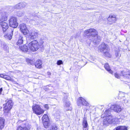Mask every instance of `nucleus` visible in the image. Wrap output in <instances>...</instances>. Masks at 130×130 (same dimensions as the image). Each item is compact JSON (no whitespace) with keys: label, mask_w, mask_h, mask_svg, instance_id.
Returning a JSON list of instances; mask_svg holds the SVG:
<instances>
[{"label":"nucleus","mask_w":130,"mask_h":130,"mask_svg":"<svg viewBox=\"0 0 130 130\" xmlns=\"http://www.w3.org/2000/svg\"><path fill=\"white\" fill-rule=\"evenodd\" d=\"M28 45L29 49L33 52L37 51L40 47L38 42L36 40L30 42Z\"/></svg>","instance_id":"nucleus-1"},{"label":"nucleus","mask_w":130,"mask_h":130,"mask_svg":"<svg viewBox=\"0 0 130 130\" xmlns=\"http://www.w3.org/2000/svg\"><path fill=\"white\" fill-rule=\"evenodd\" d=\"M6 103L4 105V111L5 113H9L12 108L13 103L11 100L7 99L6 100Z\"/></svg>","instance_id":"nucleus-2"},{"label":"nucleus","mask_w":130,"mask_h":130,"mask_svg":"<svg viewBox=\"0 0 130 130\" xmlns=\"http://www.w3.org/2000/svg\"><path fill=\"white\" fill-rule=\"evenodd\" d=\"M64 96L63 99L64 103V107L65 109L66 110H69L72 109V108L70 106V103L69 101L67 99V97L68 96V93H64Z\"/></svg>","instance_id":"nucleus-3"},{"label":"nucleus","mask_w":130,"mask_h":130,"mask_svg":"<svg viewBox=\"0 0 130 130\" xmlns=\"http://www.w3.org/2000/svg\"><path fill=\"white\" fill-rule=\"evenodd\" d=\"M85 34L87 36H89V37L90 36L93 37H96L98 35V32L94 29L90 28L85 30L84 31Z\"/></svg>","instance_id":"nucleus-4"},{"label":"nucleus","mask_w":130,"mask_h":130,"mask_svg":"<svg viewBox=\"0 0 130 130\" xmlns=\"http://www.w3.org/2000/svg\"><path fill=\"white\" fill-rule=\"evenodd\" d=\"M32 109L33 112L37 115H40L43 113L44 110L41 109L39 105H36L33 106Z\"/></svg>","instance_id":"nucleus-5"},{"label":"nucleus","mask_w":130,"mask_h":130,"mask_svg":"<svg viewBox=\"0 0 130 130\" xmlns=\"http://www.w3.org/2000/svg\"><path fill=\"white\" fill-rule=\"evenodd\" d=\"M113 122L112 116L108 114L105 115V117L104 118L103 120V124L104 125H107L109 124H111Z\"/></svg>","instance_id":"nucleus-6"},{"label":"nucleus","mask_w":130,"mask_h":130,"mask_svg":"<svg viewBox=\"0 0 130 130\" xmlns=\"http://www.w3.org/2000/svg\"><path fill=\"white\" fill-rule=\"evenodd\" d=\"M17 18L14 16H11L9 20V25L10 27L13 28H16L18 25L17 21Z\"/></svg>","instance_id":"nucleus-7"},{"label":"nucleus","mask_w":130,"mask_h":130,"mask_svg":"<svg viewBox=\"0 0 130 130\" xmlns=\"http://www.w3.org/2000/svg\"><path fill=\"white\" fill-rule=\"evenodd\" d=\"M77 104L78 106H80L82 105L87 106H89V103L82 97H80L78 99Z\"/></svg>","instance_id":"nucleus-8"},{"label":"nucleus","mask_w":130,"mask_h":130,"mask_svg":"<svg viewBox=\"0 0 130 130\" xmlns=\"http://www.w3.org/2000/svg\"><path fill=\"white\" fill-rule=\"evenodd\" d=\"M38 34V31L36 30H34L30 31L29 32L28 35V37L29 39H33L37 37Z\"/></svg>","instance_id":"nucleus-9"},{"label":"nucleus","mask_w":130,"mask_h":130,"mask_svg":"<svg viewBox=\"0 0 130 130\" xmlns=\"http://www.w3.org/2000/svg\"><path fill=\"white\" fill-rule=\"evenodd\" d=\"M19 26L21 31L24 35H26L28 33L29 30L27 29L26 25L24 23L21 24Z\"/></svg>","instance_id":"nucleus-10"},{"label":"nucleus","mask_w":130,"mask_h":130,"mask_svg":"<svg viewBox=\"0 0 130 130\" xmlns=\"http://www.w3.org/2000/svg\"><path fill=\"white\" fill-rule=\"evenodd\" d=\"M117 19L116 16L114 14H110L107 18L108 23L110 24L115 23Z\"/></svg>","instance_id":"nucleus-11"},{"label":"nucleus","mask_w":130,"mask_h":130,"mask_svg":"<svg viewBox=\"0 0 130 130\" xmlns=\"http://www.w3.org/2000/svg\"><path fill=\"white\" fill-rule=\"evenodd\" d=\"M110 108L115 112L118 113L120 112L121 110L120 106L118 105H112L110 107Z\"/></svg>","instance_id":"nucleus-12"},{"label":"nucleus","mask_w":130,"mask_h":130,"mask_svg":"<svg viewBox=\"0 0 130 130\" xmlns=\"http://www.w3.org/2000/svg\"><path fill=\"white\" fill-rule=\"evenodd\" d=\"M99 50L100 52L103 53L108 51V45L104 43H102L99 46Z\"/></svg>","instance_id":"nucleus-13"},{"label":"nucleus","mask_w":130,"mask_h":130,"mask_svg":"<svg viewBox=\"0 0 130 130\" xmlns=\"http://www.w3.org/2000/svg\"><path fill=\"white\" fill-rule=\"evenodd\" d=\"M30 127V125L27 123L23 125L22 126H18L17 130H29Z\"/></svg>","instance_id":"nucleus-14"},{"label":"nucleus","mask_w":130,"mask_h":130,"mask_svg":"<svg viewBox=\"0 0 130 130\" xmlns=\"http://www.w3.org/2000/svg\"><path fill=\"white\" fill-rule=\"evenodd\" d=\"M121 74L124 77L130 78V71L129 70H124L121 71Z\"/></svg>","instance_id":"nucleus-15"},{"label":"nucleus","mask_w":130,"mask_h":130,"mask_svg":"<svg viewBox=\"0 0 130 130\" xmlns=\"http://www.w3.org/2000/svg\"><path fill=\"white\" fill-rule=\"evenodd\" d=\"M1 22H2L0 25L2 28L3 32H4L8 29L9 26L7 23L4 22V21Z\"/></svg>","instance_id":"nucleus-16"},{"label":"nucleus","mask_w":130,"mask_h":130,"mask_svg":"<svg viewBox=\"0 0 130 130\" xmlns=\"http://www.w3.org/2000/svg\"><path fill=\"white\" fill-rule=\"evenodd\" d=\"M82 125L84 130H88V125L86 118L85 117L84 118L83 120Z\"/></svg>","instance_id":"nucleus-17"},{"label":"nucleus","mask_w":130,"mask_h":130,"mask_svg":"<svg viewBox=\"0 0 130 130\" xmlns=\"http://www.w3.org/2000/svg\"><path fill=\"white\" fill-rule=\"evenodd\" d=\"M13 29H9L8 31V32L7 34V38L9 40H10L12 38V37L13 35Z\"/></svg>","instance_id":"nucleus-18"},{"label":"nucleus","mask_w":130,"mask_h":130,"mask_svg":"<svg viewBox=\"0 0 130 130\" xmlns=\"http://www.w3.org/2000/svg\"><path fill=\"white\" fill-rule=\"evenodd\" d=\"M93 42L95 43H97L101 41V38L100 36L97 35L96 36V37H93Z\"/></svg>","instance_id":"nucleus-19"},{"label":"nucleus","mask_w":130,"mask_h":130,"mask_svg":"<svg viewBox=\"0 0 130 130\" xmlns=\"http://www.w3.org/2000/svg\"><path fill=\"white\" fill-rule=\"evenodd\" d=\"M8 13L7 12H4L3 13L2 16V21H6L7 19V17L8 16Z\"/></svg>","instance_id":"nucleus-20"},{"label":"nucleus","mask_w":130,"mask_h":130,"mask_svg":"<svg viewBox=\"0 0 130 130\" xmlns=\"http://www.w3.org/2000/svg\"><path fill=\"white\" fill-rule=\"evenodd\" d=\"M20 49L23 52H27L29 49L28 46H27L26 45H24L23 46H20Z\"/></svg>","instance_id":"nucleus-21"},{"label":"nucleus","mask_w":130,"mask_h":130,"mask_svg":"<svg viewBox=\"0 0 130 130\" xmlns=\"http://www.w3.org/2000/svg\"><path fill=\"white\" fill-rule=\"evenodd\" d=\"M42 63L41 60H38L36 61L35 66L36 67L38 68H40L42 67Z\"/></svg>","instance_id":"nucleus-22"},{"label":"nucleus","mask_w":130,"mask_h":130,"mask_svg":"<svg viewBox=\"0 0 130 130\" xmlns=\"http://www.w3.org/2000/svg\"><path fill=\"white\" fill-rule=\"evenodd\" d=\"M5 119L3 118H0V129H2L4 127Z\"/></svg>","instance_id":"nucleus-23"},{"label":"nucleus","mask_w":130,"mask_h":130,"mask_svg":"<svg viewBox=\"0 0 130 130\" xmlns=\"http://www.w3.org/2000/svg\"><path fill=\"white\" fill-rule=\"evenodd\" d=\"M104 67L105 69L108 71L110 73L112 74L113 73L112 71L110 69L109 66L108 64L107 63H106L104 65Z\"/></svg>","instance_id":"nucleus-24"},{"label":"nucleus","mask_w":130,"mask_h":130,"mask_svg":"<svg viewBox=\"0 0 130 130\" xmlns=\"http://www.w3.org/2000/svg\"><path fill=\"white\" fill-rule=\"evenodd\" d=\"M54 116L57 119L59 118L60 114V111L58 109H56L54 111Z\"/></svg>","instance_id":"nucleus-25"},{"label":"nucleus","mask_w":130,"mask_h":130,"mask_svg":"<svg viewBox=\"0 0 130 130\" xmlns=\"http://www.w3.org/2000/svg\"><path fill=\"white\" fill-rule=\"evenodd\" d=\"M127 128L125 126H119L117 127L116 129V130H127Z\"/></svg>","instance_id":"nucleus-26"},{"label":"nucleus","mask_w":130,"mask_h":130,"mask_svg":"<svg viewBox=\"0 0 130 130\" xmlns=\"http://www.w3.org/2000/svg\"><path fill=\"white\" fill-rule=\"evenodd\" d=\"M23 38L22 36H20V37L17 43V45H19L23 43V40L22 39Z\"/></svg>","instance_id":"nucleus-27"},{"label":"nucleus","mask_w":130,"mask_h":130,"mask_svg":"<svg viewBox=\"0 0 130 130\" xmlns=\"http://www.w3.org/2000/svg\"><path fill=\"white\" fill-rule=\"evenodd\" d=\"M42 120H43L44 121H49V119L48 116L46 114H44L42 117Z\"/></svg>","instance_id":"nucleus-28"},{"label":"nucleus","mask_w":130,"mask_h":130,"mask_svg":"<svg viewBox=\"0 0 130 130\" xmlns=\"http://www.w3.org/2000/svg\"><path fill=\"white\" fill-rule=\"evenodd\" d=\"M103 112L104 113V115L103 114L101 116L102 117H104L105 116V115H106V114L110 113V109H107L105 110Z\"/></svg>","instance_id":"nucleus-29"},{"label":"nucleus","mask_w":130,"mask_h":130,"mask_svg":"<svg viewBox=\"0 0 130 130\" xmlns=\"http://www.w3.org/2000/svg\"><path fill=\"white\" fill-rule=\"evenodd\" d=\"M43 124L45 128H47L48 127V124L49 123V121H44L43 120H42Z\"/></svg>","instance_id":"nucleus-30"},{"label":"nucleus","mask_w":130,"mask_h":130,"mask_svg":"<svg viewBox=\"0 0 130 130\" xmlns=\"http://www.w3.org/2000/svg\"><path fill=\"white\" fill-rule=\"evenodd\" d=\"M1 45L2 46L3 45V48L5 51H7V50L8 49V47L7 45L6 44L4 43H1Z\"/></svg>","instance_id":"nucleus-31"},{"label":"nucleus","mask_w":130,"mask_h":130,"mask_svg":"<svg viewBox=\"0 0 130 130\" xmlns=\"http://www.w3.org/2000/svg\"><path fill=\"white\" fill-rule=\"evenodd\" d=\"M24 14V12L23 11H19L17 12L16 15L17 16L20 17L23 15Z\"/></svg>","instance_id":"nucleus-32"},{"label":"nucleus","mask_w":130,"mask_h":130,"mask_svg":"<svg viewBox=\"0 0 130 130\" xmlns=\"http://www.w3.org/2000/svg\"><path fill=\"white\" fill-rule=\"evenodd\" d=\"M4 78L7 80H9L12 82L13 81V79L11 78V77L9 76H7L6 75L5 76Z\"/></svg>","instance_id":"nucleus-33"},{"label":"nucleus","mask_w":130,"mask_h":130,"mask_svg":"<svg viewBox=\"0 0 130 130\" xmlns=\"http://www.w3.org/2000/svg\"><path fill=\"white\" fill-rule=\"evenodd\" d=\"M104 55L105 56H106L107 57H111V55L108 52V51H106V52L105 51L104 52Z\"/></svg>","instance_id":"nucleus-34"},{"label":"nucleus","mask_w":130,"mask_h":130,"mask_svg":"<svg viewBox=\"0 0 130 130\" xmlns=\"http://www.w3.org/2000/svg\"><path fill=\"white\" fill-rule=\"evenodd\" d=\"M57 126L55 125L52 126L50 128V130H57Z\"/></svg>","instance_id":"nucleus-35"},{"label":"nucleus","mask_w":130,"mask_h":130,"mask_svg":"<svg viewBox=\"0 0 130 130\" xmlns=\"http://www.w3.org/2000/svg\"><path fill=\"white\" fill-rule=\"evenodd\" d=\"M44 41L43 40H41L40 41V47H42V50H43L44 49V47L43 46V43Z\"/></svg>","instance_id":"nucleus-36"},{"label":"nucleus","mask_w":130,"mask_h":130,"mask_svg":"<svg viewBox=\"0 0 130 130\" xmlns=\"http://www.w3.org/2000/svg\"><path fill=\"white\" fill-rule=\"evenodd\" d=\"M23 4H24L23 3H19L18 4H17L15 5L14 7V8L19 9L20 8V5H23Z\"/></svg>","instance_id":"nucleus-37"},{"label":"nucleus","mask_w":130,"mask_h":130,"mask_svg":"<svg viewBox=\"0 0 130 130\" xmlns=\"http://www.w3.org/2000/svg\"><path fill=\"white\" fill-rule=\"evenodd\" d=\"M113 122H112V123H118L119 122V120L118 119H117L116 118H115L114 119H113Z\"/></svg>","instance_id":"nucleus-38"},{"label":"nucleus","mask_w":130,"mask_h":130,"mask_svg":"<svg viewBox=\"0 0 130 130\" xmlns=\"http://www.w3.org/2000/svg\"><path fill=\"white\" fill-rule=\"evenodd\" d=\"M115 54L117 57H119L121 56L120 51H117L116 52Z\"/></svg>","instance_id":"nucleus-39"},{"label":"nucleus","mask_w":130,"mask_h":130,"mask_svg":"<svg viewBox=\"0 0 130 130\" xmlns=\"http://www.w3.org/2000/svg\"><path fill=\"white\" fill-rule=\"evenodd\" d=\"M122 103H123L126 104L128 103V101L126 99H123V101H122Z\"/></svg>","instance_id":"nucleus-40"},{"label":"nucleus","mask_w":130,"mask_h":130,"mask_svg":"<svg viewBox=\"0 0 130 130\" xmlns=\"http://www.w3.org/2000/svg\"><path fill=\"white\" fill-rule=\"evenodd\" d=\"M63 62L61 60H58L57 61V64L58 65H60Z\"/></svg>","instance_id":"nucleus-41"},{"label":"nucleus","mask_w":130,"mask_h":130,"mask_svg":"<svg viewBox=\"0 0 130 130\" xmlns=\"http://www.w3.org/2000/svg\"><path fill=\"white\" fill-rule=\"evenodd\" d=\"M43 107L46 110H48L49 109V107L48 104H45L44 105Z\"/></svg>","instance_id":"nucleus-42"},{"label":"nucleus","mask_w":130,"mask_h":130,"mask_svg":"<svg viewBox=\"0 0 130 130\" xmlns=\"http://www.w3.org/2000/svg\"><path fill=\"white\" fill-rule=\"evenodd\" d=\"M115 76L116 78H120V76L117 73H115Z\"/></svg>","instance_id":"nucleus-43"},{"label":"nucleus","mask_w":130,"mask_h":130,"mask_svg":"<svg viewBox=\"0 0 130 130\" xmlns=\"http://www.w3.org/2000/svg\"><path fill=\"white\" fill-rule=\"evenodd\" d=\"M116 118L118 120L119 122H120L122 120V119L121 118V117L120 116L117 117Z\"/></svg>","instance_id":"nucleus-44"},{"label":"nucleus","mask_w":130,"mask_h":130,"mask_svg":"<svg viewBox=\"0 0 130 130\" xmlns=\"http://www.w3.org/2000/svg\"><path fill=\"white\" fill-rule=\"evenodd\" d=\"M23 3L24 4H23V5H20V8H21V7H24L26 5H25V3Z\"/></svg>","instance_id":"nucleus-45"},{"label":"nucleus","mask_w":130,"mask_h":130,"mask_svg":"<svg viewBox=\"0 0 130 130\" xmlns=\"http://www.w3.org/2000/svg\"><path fill=\"white\" fill-rule=\"evenodd\" d=\"M30 22L31 23L33 24L34 25L35 24L34 23V22H35V21L34 20L32 19H30Z\"/></svg>","instance_id":"nucleus-46"},{"label":"nucleus","mask_w":130,"mask_h":130,"mask_svg":"<svg viewBox=\"0 0 130 130\" xmlns=\"http://www.w3.org/2000/svg\"><path fill=\"white\" fill-rule=\"evenodd\" d=\"M47 86H46V88H44V90H45V91H47L48 90H49L50 89V87L49 86V88L48 87H47Z\"/></svg>","instance_id":"nucleus-47"},{"label":"nucleus","mask_w":130,"mask_h":130,"mask_svg":"<svg viewBox=\"0 0 130 130\" xmlns=\"http://www.w3.org/2000/svg\"><path fill=\"white\" fill-rule=\"evenodd\" d=\"M5 75H4L3 74H0V77H1L3 78H4L5 77Z\"/></svg>","instance_id":"nucleus-48"},{"label":"nucleus","mask_w":130,"mask_h":130,"mask_svg":"<svg viewBox=\"0 0 130 130\" xmlns=\"http://www.w3.org/2000/svg\"><path fill=\"white\" fill-rule=\"evenodd\" d=\"M26 60L27 62H28V63H30V62L31 61L29 60V59H26Z\"/></svg>","instance_id":"nucleus-49"},{"label":"nucleus","mask_w":130,"mask_h":130,"mask_svg":"<svg viewBox=\"0 0 130 130\" xmlns=\"http://www.w3.org/2000/svg\"><path fill=\"white\" fill-rule=\"evenodd\" d=\"M3 91V88H0V94H1L2 93V92Z\"/></svg>","instance_id":"nucleus-50"},{"label":"nucleus","mask_w":130,"mask_h":130,"mask_svg":"<svg viewBox=\"0 0 130 130\" xmlns=\"http://www.w3.org/2000/svg\"><path fill=\"white\" fill-rule=\"evenodd\" d=\"M37 130H41V129H40V128H37Z\"/></svg>","instance_id":"nucleus-51"},{"label":"nucleus","mask_w":130,"mask_h":130,"mask_svg":"<svg viewBox=\"0 0 130 130\" xmlns=\"http://www.w3.org/2000/svg\"><path fill=\"white\" fill-rule=\"evenodd\" d=\"M47 74L48 75H49V74H50V72H47Z\"/></svg>","instance_id":"nucleus-52"},{"label":"nucleus","mask_w":130,"mask_h":130,"mask_svg":"<svg viewBox=\"0 0 130 130\" xmlns=\"http://www.w3.org/2000/svg\"><path fill=\"white\" fill-rule=\"evenodd\" d=\"M123 94V93H121V94Z\"/></svg>","instance_id":"nucleus-53"}]
</instances>
